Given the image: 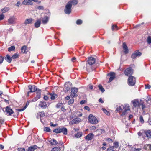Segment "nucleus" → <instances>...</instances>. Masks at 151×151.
Wrapping results in <instances>:
<instances>
[{
    "mask_svg": "<svg viewBox=\"0 0 151 151\" xmlns=\"http://www.w3.org/2000/svg\"><path fill=\"white\" fill-rule=\"evenodd\" d=\"M72 6V5H71V2L69 1L66 5L65 8L64 10L65 14H69L71 12Z\"/></svg>",
    "mask_w": 151,
    "mask_h": 151,
    "instance_id": "1",
    "label": "nucleus"
},
{
    "mask_svg": "<svg viewBox=\"0 0 151 151\" xmlns=\"http://www.w3.org/2000/svg\"><path fill=\"white\" fill-rule=\"evenodd\" d=\"M129 84L131 86H134L135 83V78L133 76H130L128 79Z\"/></svg>",
    "mask_w": 151,
    "mask_h": 151,
    "instance_id": "2",
    "label": "nucleus"
},
{
    "mask_svg": "<svg viewBox=\"0 0 151 151\" xmlns=\"http://www.w3.org/2000/svg\"><path fill=\"white\" fill-rule=\"evenodd\" d=\"M28 87L30 90V91L27 92V96H28L30 93L35 91L37 90V87L34 85H29V86Z\"/></svg>",
    "mask_w": 151,
    "mask_h": 151,
    "instance_id": "3",
    "label": "nucleus"
},
{
    "mask_svg": "<svg viewBox=\"0 0 151 151\" xmlns=\"http://www.w3.org/2000/svg\"><path fill=\"white\" fill-rule=\"evenodd\" d=\"M142 55V53L139 52V50H136L132 54L131 58L132 59H135L137 57L140 56Z\"/></svg>",
    "mask_w": 151,
    "mask_h": 151,
    "instance_id": "4",
    "label": "nucleus"
},
{
    "mask_svg": "<svg viewBox=\"0 0 151 151\" xmlns=\"http://www.w3.org/2000/svg\"><path fill=\"white\" fill-rule=\"evenodd\" d=\"M41 94V91L40 90H38L37 92V95L36 96L32 99V101L33 102L36 101L37 100L40 98Z\"/></svg>",
    "mask_w": 151,
    "mask_h": 151,
    "instance_id": "5",
    "label": "nucleus"
},
{
    "mask_svg": "<svg viewBox=\"0 0 151 151\" xmlns=\"http://www.w3.org/2000/svg\"><path fill=\"white\" fill-rule=\"evenodd\" d=\"M133 73V70L131 68H128L127 69L124 71V74L127 76L132 75Z\"/></svg>",
    "mask_w": 151,
    "mask_h": 151,
    "instance_id": "6",
    "label": "nucleus"
},
{
    "mask_svg": "<svg viewBox=\"0 0 151 151\" xmlns=\"http://www.w3.org/2000/svg\"><path fill=\"white\" fill-rule=\"evenodd\" d=\"M81 121V119L78 117H76L73 119L70 122L69 124L70 125H73L75 124H78Z\"/></svg>",
    "mask_w": 151,
    "mask_h": 151,
    "instance_id": "7",
    "label": "nucleus"
},
{
    "mask_svg": "<svg viewBox=\"0 0 151 151\" xmlns=\"http://www.w3.org/2000/svg\"><path fill=\"white\" fill-rule=\"evenodd\" d=\"M16 18L14 17H11L8 19V24H15L16 23Z\"/></svg>",
    "mask_w": 151,
    "mask_h": 151,
    "instance_id": "8",
    "label": "nucleus"
},
{
    "mask_svg": "<svg viewBox=\"0 0 151 151\" xmlns=\"http://www.w3.org/2000/svg\"><path fill=\"white\" fill-rule=\"evenodd\" d=\"M78 91V89L76 88H72L71 89V96L72 97H74Z\"/></svg>",
    "mask_w": 151,
    "mask_h": 151,
    "instance_id": "9",
    "label": "nucleus"
},
{
    "mask_svg": "<svg viewBox=\"0 0 151 151\" xmlns=\"http://www.w3.org/2000/svg\"><path fill=\"white\" fill-rule=\"evenodd\" d=\"M88 122L91 124H93L94 122V116L91 114L88 117Z\"/></svg>",
    "mask_w": 151,
    "mask_h": 151,
    "instance_id": "10",
    "label": "nucleus"
},
{
    "mask_svg": "<svg viewBox=\"0 0 151 151\" xmlns=\"http://www.w3.org/2000/svg\"><path fill=\"white\" fill-rule=\"evenodd\" d=\"M108 76L109 75L110 76L108 83H109L111 82L115 78V73L114 72H111L107 75Z\"/></svg>",
    "mask_w": 151,
    "mask_h": 151,
    "instance_id": "11",
    "label": "nucleus"
},
{
    "mask_svg": "<svg viewBox=\"0 0 151 151\" xmlns=\"http://www.w3.org/2000/svg\"><path fill=\"white\" fill-rule=\"evenodd\" d=\"M132 102L133 103V106L135 107L137 106L139 107L141 105V104H140L141 102L140 101L139 102L138 99L133 100L132 101Z\"/></svg>",
    "mask_w": 151,
    "mask_h": 151,
    "instance_id": "12",
    "label": "nucleus"
},
{
    "mask_svg": "<svg viewBox=\"0 0 151 151\" xmlns=\"http://www.w3.org/2000/svg\"><path fill=\"white\" fill-rule=\"evenodd\" d=\"M94 63V58L93 57H90L88 60V64L91 66Z\"/></svg>",
    "mask_w": 151,
    "mask_h": 151,
    "instance_id": "13",
    "label": "nucleus"
},
{
    "mask_svg": "<svg viewBox=\"0 0 151 151\" xmlns=\"http://www.w3.org/2000/svg\"><path fill=\"white\" fill-rule=\"evenodd\" d=\"M94 137L93 133H90L87 136L85 137V139L87 141L91 140Z\"/></svg>",
    "mask_w": 151,
    "mask_h": 151,
    "instance_id": "14",
    "label": "nucleus"
},
{
    "mask_svg": "<svg viewBox=\"0 0 151 151\" xmlns=\"http://www.w3.org/2000/svg\"><path fill=\"white\" fill-rule=\"evenodd\" d=\"M6 112L8 114V115H11L13 113V111L12 109L9 106L6 107Z\"/></svg>",
    "mask_w": 151,
    "mask_h": 151,
    "instance_id": "15",
    "label": "nucleus"
},
{
    "mask_svg": "<svg viewBox=\"0 0 151 151\" xmlns=\"http://www.w3.org/2000/svg\"><path fill=\"white\" fill-rule=\"evenodd\" d=\"M40 107L43 108L45 109L47 107V105L45 102L41 101L39 105Z\"/></svg>",
    "mask_w": 151,
    "mask_h": 151,
    "instance_id": "16",
    "label": "nucleus"
},
{
    "mask_svg": "<svg viewBox=\"0 0 151 151\" xmlns=\"http://www.w3.org/2000/svg\"><path fill=\"white\" fill-rule=\"evenodd\" d=\"M70 83H66L64 85V89L65 90L68 92L70 89Z\"/></svg>",
    "mask_w": 151,
    "mask_h": 151,
    "instance_id": "17",
    "label": "nucleus"
},
{
    "mask_svg": "<svg viewBox=\"0 0 151 151\" xmlns=\"http://www.w3.org/2000/svg\"><path fill=\"white\" fill-rule=\"evenodd\" d=\"M123 48L124 50V52L125 54H127L128 53V50L127 46L125 42H123Z\"/></svg>",
    "mask_w": 151,
    "mask_h": 151,
    "instance_id": "18",
    "label": "nucleus"
},
{
    "mask_svg": "<svg viewBox=\"0 0 151 151\" xmlns=\"http://www.w3.org/2000/svg\"><path fill=\"white\" fill-rule=\"evenodd\" d=\"M33 20V19L31 18L27 19L25 20L24 24L25 25L31 24Z\"/></svg>",
    "mask_w": 151,
    "mask_h": 151,
    "instance_id": "19",
    "label": "nucleus"
},
{
    "mask_svg": "<svg viewBox=\"0 0 151 151\" xmlns=\"http://www.w3.org/2000/svg\"><path fill=\"white\" fill-rule=\"evenodd\" d=\"M38 147L36 145H34L32 146L29 147L28 150L27 151H34Z\"/></svg>",
    "mask_w": 151,
    "mask_h": 151,
    "instance_id": "20",
    "label": "nucleus"
},
{
    "mask_svg": "<svg viewBox=\"0 0 151 151\" xmlns=\"http://www.w3.org/2000/svg\"><path fill=\"white\" fill-rule=\"evenodd\" d=\"M49 19V17L47 16L43 18L42 20V23L44 24H47L48 22Z\"/></svg>",
    "mask_w": 151,
    "mask_h": 151,
    "instance_id": "21",
    "label": "nucleus"
},
{
    "mask_svg": "<svg viewBox=\"0 0 151 151\" xmlns=\"http://www.w3.org/2000/svg\"><path fill=\"white\" fill-rule=\"evenodd\" d=\"M104 132V130L102 129H98L96 131V136H98L101 134L103 133Z\"/></svg>",
    "mask_w": 151,
    "mask_h": 151,
    "instance_id": "22",
    "label": "nucleus"
},
{
    "mask_svg": "<svg viewBox=\"0 0 151 151\" xmlns=\"http://www.w3.org/2000/svg\"><path fill=\"white\" fill-rule=\"evenodd\" d=\"M22 4L27 5H31L33 4V3L32 1H29V0H24L22 2Z\"/></svg>",
    "mask_w": 151,
    "mask_h": 151,
    "instance_id": "23",
    "label": "nucleus"
},
{
    "mask_svg": "<svg viewBox=\"0 0 151 151\" xmlns=\"http://www.w3.org/2000/svg\"><path fill=\"white\" fill-rule=\"evenodd\" d=\"M145 134L146 136L148 138H151V131L150 130H148L145 132Z\"/></svg>",
    "mask_w": 151,
    "mask_h": 151,
    "instance_id": "24",
    "label": "nucleus"
},
{
    "mask_svg": "<svg viewBox=\"0 0 151 151\" xmlns=\"http://www.w3.org/2000/svg\"><path fill=\"white\" fill-rule=\"evenodd\" d=\"M60 133H63L64 134L66 135L67 134V129L66 128L63 127L60 128Z\"/></svg>",
    "mask_w": 151,
    "mask_h": 151,
    "instance_id": "25",
    "label": "nucleus"
},
{
    "mask_svg": "<svg viewBox=\"0 0 151 151\" xmlns=\"http://www.w3.org/2000/svg\"><path fill=\"white\" fill-rule=\"evenodd\" d=\"M41 20L40 19H38L35 23V26L36 28H37L40 26L41 23Z\"/></svg>",
    "mask_w": 151,
    "mask_h": 151,
    "instance_id": "26",
    "label": "nucleus"
},
{
    "mask_svg": "<svg viewBox=\"0 0 151 151\" xmlns=\"http://www.w3.org/2000/svg\"><path fill=\"white\" fill-rule=\"evenodd\" d=\"M12 57L11 58L8 55H7L5 58V60L7 62L10 63L12 61Z\"/></svg>",
    "mask_w": 151,
    "mask_h": 151,
    "instance_id": "27",
    "label": "nucleus"
},
{
    "mask_svg": "<svg viewBox=\"0 0 151 151\" xmlns=\"http://www.w3.org/2000/svg\"><path fill=\"white\" fill-rule=\"evenodd\" d=\"M49 142L50 143V144L52 145H57L58 142L57 141H56L55 139H53V140H51L50 141H49Z\"/></svg>",
    "mask_w": 151,
    "mask_h": 151,
    "instance_id": "28",
    "label": "nucleus"
},
{
    "mask_svg": "<svg viewBox=\"0 0 151 151\" xmlns=\"http://www.w3.org/2000/svg\"><path fill=\"white\" fill-rule=\"evenodd\" d=\"M124 109V107L123 105H121L120 106H119L116 109V110L119 112H122V110Z\"/></svg>",
    "mask_w": 151,
    "mask_h": 151,
    "instance_id": "29",
    "label": "nucleus"
},
{
    "mask_svg": "<svg viewBox=\"0 0 151 151\" xmlns=\"http://www.w3.org/2000/svg\"><path fill=\"white\" fill-rule=\"evenodd\" d=\"M61 149L60 147H56L52 149L51 151H58L60 150Z\"/></svg>",
    "mask_w": 151,
    "mask_h": 151,
    "instance_id": "30",
    "label": "nucleus"
},
{
    "mask_svg": "<svg viewBox=\"0 0 151 151\" xmlns=\"http://www.w3.org/2000/svg\"><path fill=\"white\" fill-rule=\"evenodd\" d=\"M50 95L51 96L50 98L52 100H54L58 96L57 95L55 94H50Z\"/></svg>",
    "mask_w": 151,
    "mask_h": 151,
    "instance_id": "31",
    "label": "nucleus"
},
{
    "mask_svg": "<svg viewBox=\"0 0 151 151\" xmlns=\"http://www.w3.org/2000/svg\"><path fill=\"white\" fill-rule=\"evenodd\" d=\"M60 128H59L57 129H54L53 132L56 133H60Z\"/></svg>",
    "mask_w": 151,
    "mask_h": 151,
    "instance_id": "32",
    "label": "nucleus"
},
{
    "mask_svg": "<svg viewBox=\"0 0 151 151\" xmlns=\"http://www.w3.org/2000/svg\"><path fill=\"white\" fill-rule=\"evenodd\" d=\"M9 9L8 7H5L1 9V11L2 13H5Z\"/></svg>",
    "mask_w": 151,
    "mask_h": 151,
    "instance_id": "33",
    "label": "nucleus"
},
{
    "mask_svg": "<svg viewBox=\"0 0 151 151\" xmlns=\"http://www.w3.org/2000/svg\"><path fill=\"white\" fill-rule=\"evenodd\" d=\"M69 1L71 2V5H72V4L75 5H76L78 3V1L77 0H73L72 1Z\"/></svg>",
    "mask_w": 151,
    "mask_h": 151,
    "instance_id": "34",
    "label": "nucleus"
},
{
    "mask_svg": "<svg viewBox=\"0 0 151 151\" xmlns=\"http://www.w3.org/2000/svg\"><path fill=\"white\" fill-rule=\"evenodd\" d=\"M141 149V148H136L132 147L131 149V151H140Z\"/></svg>",
    "mask_w": 151,
    "mask_h": 151,
    "instance_id": "35",
    "label": "nucleus"
},
{
    "mask_svg": "<svg viewBox=\"0 0 151 151\" xmlns=\"http://www.w3.org/2000/svg\"><path fill=\"white\" fill-rule=\"evenodd\" d=\"M82 136L81 132H78L75 135V137L76 138H79Z\"/></svg>",
    "mask_w": 151,
    "mask_h": 151,
    "instance_id": "36",
    "label": "nucleus"
},
{
    "mask_svg": "<svg viewBox=\"0 0 151 151\" xmlns=\"http://www.w3.org/2000/svg\"><path fill=\"white\" fill-rule=\"evenodd\" d=\"M21 50L22 52L23 53H25L26 50V46H23L22 47Z\"/></svg>",
    "mask_w": 151,
    "mask_h": 151,
    "instance_id": "37",
    "label": "nucleus"
},
{
    "mask_svg": "<svg viewBox=\"0 0 151 151\" xmlns=\"http://www.w3.org/2000/svg\"><path fill=\"white\" fill-rule=\"evenodd\" d=\"M127 111L128 110L126 109H123V110H122V112L121 115L123 116L126 115L127 114Z\"/></svg>",
    "mask_w": 151,
    "mask_h": 151,
    "instance_id": "38",
    "label": "nucleus"
},
{
    "mask_svg": "<svg viewBox=\"0 0 151 151\" xmlns=\"http://www.w3.org/2000/svg\"><path fill=\"white\" fill-rule=\"evenodd\" d=\"M98 86L99 90H101L102 92H104L105 91V90L103 88L102 86L101 85H99Z\"/></svg>",
    "mask_w": 151,
    "mask_h": 151,
    "instance_id": "39",
    "label": "nucleus"
},
{
    "mask_svg": "<svg viewBox=\"0 0 151 151\" xmlns=\"http://www.w3.org/2000/svg\"><path fill=\"white\" fill-rule=\"evenodd\" d=\"M15 49L14 46H11L8 48V51H11L14 50Z\"/></svg>",
    "mask_w": 151,
    "mask_h": 151,
    "instance_id": "40",
    "label": "nucleus"
},
{
    "mask_svg": "<svg viewBox=\"0 0 151 151\" xmlns=\"http://www.w3.org/2000/svg\"><path fill=\"white\" fill-rule=\"evenodd\" d=\"M115 28L116 29V30H117L118 29V27L116 25H113L112 26L111 29L112 31L114 30H115Z\"/></svg>",
    "mask_w": 151,
    "mask_h": 151,
    "instance_id": "41",
    "label": "nucleus"
},
{
    "mask_svg": "<svg viewBox=\"0 0 151 151\" xmlns=\"http://www.w3.org/2000/svg\"><path fill=\"white\" fill-rule=\"evenodd\" d=\"M82 21L81 19H78L76 21V23L77 25H79L82 24Z\"/></svg>",
    "mask_w": 151,
    "mask_h": 151,
    "instance_id": "42",
    "label": "nucleus"
},
{
    "mask_svg": "<svg viewBox=\"0 0 151 151\" xmlns=\"http://www.w3.org/2000/svg\"><path fill=\"white\" fill-rule=\"evenodd\" d=\"M114 147H115L116 148H117L118 147L119 143L118 142H115L114 143Z\"/></svg>",
    "mask_w": 151,
    "mask_h": 151,
    "instance_id": "43",
    "label": "nucleus"
},
{
    "mask_svg": "<svg viewBox=\"0 0 151 151\" xmlns=\"http://www.w3.org/2000/svg\"><path fill=\"white\" fill-rule=\"evenodd\" d=\"M102 110L107 115H109V113L106 109L104 108H102Z\"/></svg>",
    "mask_w": 151,
    "mask_h": 151,
    "instance_id": "44",
    "label": "nucleus"
},
{
    "mask_svg": "<svg viewBox=\"0 0 151 151\" xmlns=\"http://www.w3.org/2000/svg\"><path fill=\"white\" fill-rule=\"evenodd\" d=\"M114 146H111L107 150V151H114Z\"/></svg>",
    "mask_w": 151,
    "mask_h": 151,
    "instance_id": "45",
    "label": "nucleus"
},
{
    "mask_svg": "<svg viewBox=\"0 0 151 151\" xmlns=\"http://www.w3.org/2000/svg\"><path fill=\"white\" fill-rule=\"evenodd\" d=\"M99 60L95 58V66L96 65V67H97L99 65Z\"/></svg>",
    "mask_w": 151,
    "mask_h": 151,
    "instance_id": "46",
    "label": "nucleus"
},
{
    "mask_svg": "<svg viewBox=\"0 0 151 151\" xmlns=\"http://www.w3.org/2000/svg\"><path fill=\"white\" fill-rule=\"evenodd\" d=\"M44 130L46 132H49L50 131V129L48 127H45L44 128Z\"/></svg>",
    "mask_w": 151,
    "mask_h": 151,
    "instance_id": "47",
    "label": "nucleus"
},
{
    "mask_svg": "<svg viewBox=\"0 0 151 151\" xmlns=\"http://www.w3.org/2000/svg\"><path fill=\"white\" fill-rule=\"evenodd\" d=\"M147 41L148 44L151 43V37L150 36H149L147 39Z\"/></svg>",
    "mask_w": 151,
    "mask_h": 151,
    "instance_id": "48",
    "label": "nucleus"
},
{
    "mask_svg": "<svg viewBox=\"0 0 151 151\" xmlns=\"http://www.w3.org/2000/svg\"><path fill=\"white\" fill-rule=\"evenodd\" d=\"M124 107V109H126L127 110L129 111L130 109V107L129 105L126 104Z\"/></svg>",
    "mask_w": 151,
    "mask_h": 151,
    "instance_id": "49",
    "label": "nucleus"
},
{
    "mask_svg": "<svg viewBox=\"0 0 151 151\" xmlns=\"http://www.w3.org/2000/svg\"><path fill=\"white\" fill-rule=\"evenodd\" d=\"M140 101L141 102V104H141V105H142V110H143L144 109L145 107V105L144 104L143 102V101L142 102L141 100H140Z\"/></svg>",
    "mask_w": 151,
    "mask_h": 151,
    "instance_id": "50",
    "label": "nucleus"
},
{
    "mask_svg": "<svg viewBox=\"0 0 151 151\" xmlns=\"http://www.w3.org/2000/svg\"><path fill=\"white\" fill-rule=\"evenodd\" d=\"M151 87V86L149 84H146L145 86V88L146 89H150Z\"/></svg>",
    "mask_w": 151,
    "mask_h": 151,
    "instance_id": "51",
    "label": "nucleus"
},
{
    "mask_svg": "<svg viewBox=\"0 0 151 151\" xmlns=\"http://www.w3.org/2000/svg\"><path fill=\"white\" fill-rule=\"evenodd\" d=\"M74 102V99H71L69 100L68 101V104L70 105L73 104Z\"/></svg>",
    "mask_w": 151,
    "mask_h": 151,
    "instance_id": "52",
    "label": "nucleus"
},
{
    "mask_svg": "<svg viewBox=\"0 0 151 151\" xmlns=\"http://www.w3.org/2000/svg\"><path fill=\"white\" fill-rule=\"evenodd\" d=\"M18 57V55L17 54H14L12 57L13 59H15L17 58Z\"/></svg>",
    "mask_w": 151,
    "mask_h": 151,
    "instance_id": "53",
    "label": "nucleus"
},
{
    "mask_svg": "<svg viewBox=\"0 0 151 151\" xmlns=\"http://www.w3.org/2000/svg\"><path fill=\"white\" fill-rule=\"evenodd\" d=\"M39 114L41 117H42L45 116V113L43 111H41L39 113Z\"/></svg>",
    "mask_w": 151,
    "mask_h": 151,
    "instance_id": "54",
    "label": "nucleus"
},
{
    "mask_svg": "<svg viewBox=\"0 0 151 151\" xmlns=\"http://www.w3.org/2000/svg\"><path fill=\"white\" fill-rule=\"evenodd\" d=\"M4 59V58L1 56H0V64L1 63Z\"/></svg>",
    "mask_w": 151,
    "mask_h": 151,
    "instance_id": "55",
    "label": "nucleus"
},
{
    "mask_svg": "<svg viewBox=\"0 0 151 151\" xmlns=\"http://www.w3.org/2000/svg\"><path fill=\"white\" fill-rule=\"evenodd\" d=\"M140 122L142 123H143L144 122V120L143 119L142 116H141L140 117Z\"/></svg>",
    "mask_w": 151,
    "mask_h": 151,
    "instance_id": "56",
    "label": "nucleus"
},
{
    "mask_svg": "<svg viewBox=\"0 0 151 151\" xmlns=\"http://www.w3.org/2000/svg\"><path fill=\"white\" fill-rule=\"evenodd\" d=\"M37 9L39 10H43L44 9V7L42 6H39L37 8Z\"/></svg>",
    "mask_w": 151,
    "mask_h": 151,
    "instance_id": "57",
    "label": "nucleus"
},
{
    "mask_svg": "<svg viewBox=\"0 0 151 151\" xmlns=\"http://www.w3.org/2000/svg\"><path fill=\"white\" fill-rule=\"evenodd\" d=\"M26 108V106H25L23 109H18V111H24V110Z\"/></svg>",
    "mask_w": 151,
    "mask_h": 151,
    "instance_id": "58",
    "label": "nucleus"
},
{
    "mask_svg": "<svg viewBox=\"0 0 151 151\" xmlns=\"http://www.w3.org/2000/svg\"><path fill=\"white\" fill-rule=\"evenodd\" d=\"M4 17V15L2 14L0 15V21L2 20Z\"/></svg>",
    "mask_w": 151,
    "mask_h": 151,
    "instance_id": "59",
    "label": "nucleus"
},
{
    "mask_svg": "<svg viewBox=\"0 0 151 151\" xmlns=\"http://www.w3.org/2000/svg\"><path fill=\"white\" fill-rule=\"evenodd\" d=\"M62 103H58L56 105V107L57 108H59L60 106H62Z\"/></svg>",
    "mask_w": 151,
    "mask_h": 151,
    "instance_id": "60",
    "label": "nucleus"
},
{
    "mask_svg": "<svg viewBox=\"0 0 151 151\" xmlns=\"http://www.w3.org/2000/svg\"><path fill=\"white\" fill-rule=\"evenodd\" d=\"M106 140L108 141L109 142H113L112 140L109 138L106 139Z\"/></svg>",
    "mask_w": 151,
    "mask_h": 151,
    "instance_id": "61",
    "label": "nucleus"
},
{
    "mask_svg": "<svg viewBox=\"0 0 151 151\" xmlns=\"http://www.w3.org/2000/svg\"><path fill=\"white\" fill-rule=\"evenodd\" d=\"M84 109L86 110H88V111H89L90 110V108L87 106H85L84 107Z\"/></svg>",
    "mask_w": 151,
    "mask_h": 151,
    "instance_id": "62",
    "label": "nucleus"
},
{
    "mask_svg": "<svg viewBox=\"0 0 151 151\" xmlns=\"http://www.w3.org/2000/svg\"><path fill=\"white\" fill-rule=\"evenodd\" d=\"M21 3L20 1H18L17 3L16 4V5L18 7H19Z\"/></svg>",
    "mask_w": 151,
    "mask_h": 151,
    "instance_id": "63",
    "label": "nucleus"
},
{
    "mask_svg": "<svg viewBox=\"0 0 151 151\" xmlns=\"http://www.w3.org/2000/svg\"><path fill=\"white\" fill-rule=\"evenodd\" d=\"M86 101L85 100H82L81 101H80V103L81 104H83L85 103L86 102Z\"/></svg>",
    "mask_w": 151,
    "mask_h": 151,
    "instance_id": "64",
    "label": "nucleus"
}]
</instances>
